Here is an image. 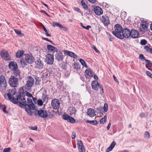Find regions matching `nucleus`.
<instances>
[{"instance_id": "1", "label": "nucleus", "mask_w": 152, "mask_h": 152, "mask_svg": "<svg viewBox=\"0 0 152 152\" xmlns=\"http://www.w3.org/2000/svg\"><path fill=\"white\" fill-rule=\"evenodd\" d=\"M16 93L15 89L9 90L7 94L6 93L4 95V97L6 99H8L14 104L19 103V105L20 107H23L26 104V100L23 96L19 95L17 96V99H15L13 95Z\"/></svg>"}, {"instance_id": "2", "label": "nucleus", "mask_w": 152, "mask_h": 152, "mask_svg": "<svg viewBox=\"0 0 152 152\" xmlns=\"http://www.w3.org/2000/svg\"><path fill=\"white\" fill-rule=\"evenodd\" d=\"M115 31H112L113 34L117 37L120 39H122V36L121 34L122 33V28L119 24H117L114 26Z\"/></svg>"}, {"instance_id": "3", "label": "nucleus", "mask_w": 152, "mask_h": 152, "mask_svg": "<svg viewBox=\"0 0 152 152\" xmlns=\"http://www.w3.org/2000/svg\"><path fill=\"white\" fill-rule=\"evenodd\" d=\"M34 80L33 78L32 77H30L28 79L25 86L23 87L21 89H22L23 91L24 88L26 90L29 91L34 85Z\"/></svg>"}, {"instance_id": "4", "label": "nucleus", "mask_w": 152, "mask_h": 152, "mask_svg": "<svg viewBox=\"0 0 152 152\" xmlns=\"http://www.w3.org/2000/svg\"><path fill=\"white\" fill-rule=\"evenodd\" d=\"M9 83L11 86L16 87L18 85V80L15 76H12L9 79Z\"/></svg>"}, {"instance_id": "5", "label": "nucleus", "mask_w": 152, "mask_h": 152, "mask_svg": "<svg viewBox=\"0 0 152 152\" xmlns=\"http://www.w3.org/2000/svg\"><path fill=\"white\" fill-rule=\"evenodd\" d=\"M92 88L95 90L97 91L99 88H100L103 94V89L102 86L96 81L94 80L91 83Z\"/></svg>"}, {"instance_id": "6", "label": "nucleus", "mask_w": 152, "mask_h": 152, "mask_svg": "<svg viewBox=\"0 0 152 152\" xmlns=\"http://www.w3.org/2000/svg\"><path fill=\"white\" fill-rule=\"evenodd\" d=\"M7 83L5 77L3 75L0 76V88L5 90L7 87Z\"/></svg>"}, {"instance_id": "7", "label": "nucleus", "mask_w": 152, "mask_h": 152, "mask_svg": "<svg viewBox=\"0 0 152 152\" xmlns=\"http://www.w3.org/2000/svg\"><path fill=\"white\" fill-rule=\"evenodd\" d=\"M1 56L2 58L5 61H9L11 60L10 56L8 52L5 50H2L1 52Z\"/></svg>"}, {"instance_id": "8", "label": "nucleus", "mask_w": 152, "mask_h": 152, "mask_svg": "<svg viewBox=\"0 0 152 152\" xmlns=\"http://www.w3.org/2000/svg\"><path fill=\"white\" fill-rule=\"evenodd\" d=\"M60 104V103L58 99H54L52 100L51 105L54 109L56 110L58 109Z\"/></svg>"}, {"instance_id": "9", "label": "nucleus", "mask_w": 152, "mask_h": 152, "mask_svg": "<svg viewBox=\"0 0 152 152\" xmlns=\"http://www.w3.org/2000/svg\"><path fill=\"white\" fill-rule=\"evenodd\" d=\"M77 145L79 152H85V149L82 142L79 140H77Z\"/></svg>"}, {"instance_id": "10", "label": "nucleus", "mask_w": 152, "mask_h": 152, "mask_svg": "<svg viewBox=\"0 0 152 152\" xmlns=\"http://www.w3.org/2000/svg\"><path fill=\"white\" fill-rule=\"evenodd\" d=\"M46 61L48 64H52L54 61L53 56L51 54H48L46 56Z\"/></svg>"}, {"instance_id": "11", "label": "nucleus", "mask_w": 152, "mask_h": 152, "mask_svg": "<svg viewBox=\"0 0 152 152\" xmlns=\"http://www.w3.org/2000/svg\"><path fill=\"white\" fill-rule=\"evenodd\" d=\"M37 114L39 116L43 118H46L48 116L47 112L43 110H38Z\"/></svg>"}, {"instance_id": "12", "label": "nucleus", "mask_w": 152, "mask_h": 152, "mask_svg": "<svg viewBox=\"0 0 152 152\" xmlns=\"http://www.w3.org/2000/svg\"><path fill=\"white\" fill-rule=\"evenodd\" d=\"M122 38L123 37L128 38L130 37V30L127 28L123 29L122 32Z\"/></svg>"}, {"instance_id": "13", "label": "nucleus", "mask_w": 152, "mask_h": 152, "mask_svg": "<svg viewBox=\"0 0 152 152\" xmlns=\"http://www.w3.org/2000/svg\"><path fill=\"white\" fill-rule=\"evenodd\" d=\"M101 20L105 26H107L110 24L109 18L106 15H102L101 18Z\"/></svg>"}, {"instance_id": "14", "label": "nucleus", "mask_w": 152, "mask_h": 152, "mask_svg": "<svg viewBox=\"0 0 152 152\" xmlns=\"http://www.w3.org/2000/svg\"><path fill=\"white\" fill-rule=\"evenodd\" d=\"M148 24L146 22H142L140 27V31L142 32H145L147 30Z\"/></svg>"}, {"instance_id": "15", "label": "nucleus", "mask_w": 152, "mask_h": 152, "mask_svg": "<svg viewBox=\"0 0 152 152\" xmlns=\"http://www.w3.org/2000/svg\"><path fill=\"white\" fill-rule=\"evenodd\" d=\"M8 66L10 69L12 71L16 70L18 68L17 64L14 61H10L9 64Z\"/></svg>"}, {"instance_id": "16", "label": "nucleus", "mask_w": 152, "mask_h": 152, "mask_svg": "<svg viewBox=\"0 0 152 152\" xmlns=\"http://www.w3.org/2000/svg\"><path fill=\"white\" fill-rule=\"evenodd\" d=\"M55 57L56 59L58 62L62 61L64 58L63 54L59 51L57 53Z\"/></svg>"}, {"instance_id": "17", "label": "nucleus", "mask_w": 152, "mask_h": 152, "mask_svg": "<svg viewBox=\"0 0 152 152\" xmlns=\"http://www.w3.org/2000/svg\"><path fill=\"white\" fill-rule=\"evenodd\" d=\"M25 60L26 62L28 63L31 64L34 61V57L29 55H26L25 56Z\"/></svg>"}, {"instance_id": "18", "label": "nucleus", "mask_w": 152, "mask_h": 152, "mask_svg": "<svg viewBox=\"0 0 152 152\" xmlns=\"http://www.w3.org/2000/svg\"><path fill=\"white\" fill-rule=\"evenodd\" d=\"M133 38H136L139 37V32L136 30L133 29L130 31V35Z\"/></svg>"}, {"instance_id": "19", "label": "nucleus", "mask_w": 152, "mask_h": 152, "mask_svg": "<svg viewBox=\"0 0 152 152\" xmlns=\"http://www.w3.org/2000/svg\"><path fill=\"white\" fill-rule=\"evenodd\" d=\"M52 26L53 27H58L60 29L63 30L65 31H67V28L66 27L63 26L59 23L53 22Z\"/></svg>"}, {"instance_id": "20", "label": "nucleus", "mask_w": 152, "mask_h": 152, "mask_svg": "<svg viewBox=\"0 0 152 152\" xmlns=\"http://www.w3.org/2000/svg\"><path fill=\"white\" fill-rule=\"evenodd\" d=\"M21 107L23 108L25 107V110L27 113L29 115L31 116L33 114V112L31 110H34V109H32L31 108L30 106H27V102H26V104L25 105V106L23 107Z\"/></svg>"}, {"instance_id": "21", "label": "nucleus", "mask_w": 152, "mask_h": 152, "mask_svg": "<svg viewBox=\"0 0 152 152\" xmlns=\"http://www.w3.org/2000/svg\"><path fill=\"white\" fill-rule=\"evenodd\" d=\"M85 75L86 78H90L93 76V73L90 69H86L85 72Z\"/></svg>"}, {"instance_id": "22", "label": "nucleus", "mask_w": 152, "mask_h": 152, "mask_svg": "<svg viewBox=\"0 0 152 152\" xmlns=\"http://www.w3.org/2000/svg\"><path fill=\"white\" fill-rule=\"evenodd\" d=\"M94 11L95 14L99 15H101L103 12L102 8L98 6L96 7L94 9Z\"/></svg>"}, {"instance_id": "23", "label": "nucleus", "mask_w": 152, "mask_h": 152, "mask_svg": "<svg viewBox=\"0 0 152 152\" xmlns=\"http://www.w3.org/2000/svg\"><path fill=\"white\" fill-rule=\"evenodd\" d=\"M35 63L37 68L41 69L43 66V62L39 59L35 61Z\"/></svg>"}, {"instance_id": "24", "label": "nucleus", "mask_w": 152, "mask_h": 152, "mask_svg": "<svg viewBox=\"0 0 152 152\" xmlns=\"http://www.w3.org/2000/svg\"><path fill=\"white\" fill-rule=\"evenodd\" d=\"M95 112L92 108L88 109L87 110V114L90 117H93L95 115Z\"/></svg>"}, {"instance_id": "25", "label": "nucleus", "mask_w": 152, "mask_h": 152, "mask_svg": "<svg viewBox=\"0 0 152 152\" xmlns=\"http://www.w3.org/2000/svg\"><path fill=\"white\" fill-rule=\"evenodd\" d=\"M68 112L71 115H75L76 112V108L74 107H70L68 109Z\"/></svg>"}, {"instance_id": "26", "label": "nucleus", "mask_w": 152, "mask_h": 152, "mask_svg": "<svg viewBox=\"0 0 152 152\" xmlns=\"http://www.w3.org/2000/svg\"><path fill=\"white\" fill-rule=\"evenodd\" d=\"M27 106H30L32 109H35V105L33 103L32 99H31L28 98L27 99Z\"/></svg>"}, {"instance_id": "27", "label": "nucleus", "mask_w": 152, "mask_h": 152, "mask_svg": "<svg viewBox=\"0 0 152 152\" xmlns=\"http://www.w3.org/2000/svg\"><path fill=\"white\" fill-rule=\"evenodd\" d=\"M64 52L67 55H69L71 57H73L75 58H77V55L75 53L73 52L67 50H65L64 51Z\"/></svg>"}, {"instance_id": "28", "label": "nucleus", "mask_w": 152, "mask_h": 152, "mask_svg": "<svg viewBox=\"0 0 152 152\" xmlns=\"http://www.w3.org/2000/svg\"><path fill=\"white\" fill-rule=\"evenodd\" d=\"M116 144V143L115 141H113L107 149L106 152H109L111 151L113 148Z\"/></svg>"}, {"instance_id": "29", "label": "nucleus", "mask_w": 152, "mask_h": 152, "mask_svg": "<svg viewBox=\"0 0 152 152\" xmlns=\"http://www.w3.org/2000/svg\"><path fill=\"white\" fill-rule=\"evenodd\" d=\"M47 48L49 50L52 51H57L58 50L57 49L52 45H47Z\"/></svg>"}, {"instance_id": "30", "label": "nucleus", "mask_w": 152, "mask_h": 152, "mask_svg": "<svg viewBox=\"0 0 152 152\" xmlns=\"http://www.w3.org/2000/svg\"><path fill=\"white\" fill-rule=\"evenodd\" d=\"M23 53L24 51L23 50H18L16 53V57L17 58H20L22 56Z\"/></svg>"}, {"instance_id": "31", "label": "nucleus", "mask_w": 152, "mask_h": 152, "mask_svg": "<svg viewBox=\"0 0 152 152\" xmlns=\"http://www.w3.org/2000/svg\"><path fill=\"white\" fill-rule=\"evenodd\" d=\"M42 98L44 102H47L48 100V97L47 95L45 94H43L42 97Z\"/></svg>"}, {"instance_id": "32", "label": "nucleus", "mask_w": 152, "mask_h": 152, "mask_svg": "<svg viewBox=\"0 0 152 152\" xmlns=\"http://www.w3.org/2000/svg\"><path fill=\"white\" fill-rule=\"evenodd\" d=\"M80 66L79 64L76 63L74 64V69L76 70L79 71L80 69Z\"/></svg>"}, {"instance_id": "33", "label": "nucleus", "mask_w": 152, "mask_h": 152, "mask_svg": "<svg viewBox=\"0 0 152 152\" xmlns=\"http://www.w3.org/2000/svg\"><path fill=\"white\" fill-rule=\"evenodd\" d=\"M79 61L83 66L86 68H87V66L84 60L81 58L80 59Z\"/></svg>"}, {"instance_id": "34", "label": "nucleus", "mask_w": 152, "mask_h": 152, "mask_svg": "<svg viewBox=\"0 0 152 152\" xmlns=\"http://www.w3.org/2000/svg\"><path fill=\"white\" fill-rule=\"evenodd\" d=\"M81 3L84 9L87 10L88 9V7L87 4H86L85 1L84 0H82L81 1Z\"/></svg>"}, {"instance_id": "35", "label": "nucleus", "mask_w": 152, "mask_h": 152, "mask_svg": "<svg viewBox=\"0 0 152 152\" xmlns=\"http://www.w3.org/2000/svg\"><path fill=\"white\" fill-rule=\"evenodd\" d=\"M150 137V134L148 131H146L144 134V137L147 139H149Z\"/></svg>"}, {"instance_id": "36", "label": "nucleus", "mask_w": 152, "mask_h": 152, "mask_svg": "<svg viewBox=\"0 0 152 152\" xmlns=\"http://www.w3.org/2000/svg\"><path fill=\"white\" fill-rule=\"evenodd\" d=\"M144 48L146 51L151 54H152V49L150 48L148 46H145Z\"/></svg>"}, {"instance_id": "37", "label": "nucleus", "mask_w": 152, "mask_h": 152, "mask_svg": "<svg viewBox=\"0 0 152 152\" xmlns=\"http://www.w3.org/2000/svg\"><path fill=\"white\" fill-rule=\"evenodd\" d=\"M69 116L67 114H64L62 115V118L65 120H66L68 122L69 118Z\"/></svg>"}, {"instance_id": "38", "label": "nucleus", "mask_w": 152, "mask_h": 152, "mask_svg": "<svg viewBox=\"0 0 152 152\" xmlns=\"http://www.w3.org/2000/svg\"><path fill=\"white\" fill-rule=\"evenodd\" d=\"M107 121V116L105 115L104 117L101 119L100 122L101 124H104Z\"/></svg>"}, {"instance_id": "39", "label": "nucleus", "mask_w": 152, "mask_h": 152, "mask_svg": "<svg viewBox=\"0 0 152 152\" xmlns=\"http://www.w3.org/2000/svg\"><path fill=\"white\" fill-rule=\"evenodd\" d=\"M0 108L2 109V111L4 113H7V112L6 111V107L5 105H2L0 103Z\"/></svg>"}, {"instance_id": "40", "label": "nucleus", "mask_w": 152, "mask_h": 152, "mask_svg": "<svg viewBox=\"0 0 152 152\" xmlns=\"http://www.w3.org/2000/svg\"><path fill=\"white\" fill-rule=\"evenodd\" d=\"M87 122L93 125H96L97 124V121L96 120L88 121Z\"/></svg>"}, {"instance_id": "41", "label": "nucleus", "mask_w": 152, "mask_h": 152, "mask_svg": "<svg viewBox=\"0 0 152 152\" xmlns=\"http://www.w3.org/2000/svg\"><path fill=\"white\" fill-rule=\"evenodd\" d=\"M103 108L101 106H99L96 109V111L97 113H102V111Z\"/></svg>"}, {"instance_id": "42", "label": "nucleus", "mask_w": 152, "mask_h": 152, "mask_svg": "<svg viewBox=\"0 0 152 152\" xmlns=\"http://www.w3.org/2000/svg\"><path fill=\"white\" fill-rule=\"evenodd\" d=\"M69 118L68 122L72 123H73L75 122V120L74 118L70 116H69Z\"/></svg>"}, {"instance_id": "43", "label": "nucleus", "mask_w": 152, "mask_h": 152, "mask_svg": "<svg viewBox=\"0 0 152 152\" xmlns=\"http://www.w3.org/2000/svg\"><path fill=\"white\" fill-rule=\"evenodd\" d=\"M25 60L23 59L20 60V64L22 67H23L26 65V63L24 61Z\"/></svg>"}, {"instance_id": "44", "label": "nucleus", "mask_w": 152, "mask_h": 152, "mask_svg": "<svg viewBox=\"0 0 152 152\" xmlns=\"http://www.w3.org/2000/svg\"><path fill=\"white\" fill-rule=\"evenodd\" d=\"M13 71H14V73L15 75L16 76L20 75V70L18 69L16 70H13Z\"/></svg>"}, {"instance_id": "45", "label": "nucleus", "mask_w": 152, "mask_h": 152, "mask_svg": "<svg viewBox=\"0 0 152 152\" xmlns=\"http://www.w3.org/2000/svg\"><path fill=\"white\" fill-rule=\"evenodd\" d=\"M108 104L107 103H105L104 104L103 109L104 112H106L108 110Z\"/></svg>"}, {"instance_id": "46", "label": "nucleus", "mask_w": 152, "mask_h": 152, "mask_svg": "<svg viewBox=\"0 0 152 152\" xmlns=\"http://www.w3.org/2000/svg\"><path fill=\"white\" fill-rule=\"evenodd\" d=\"M147 43V42L145 39H142L141 40L140 44L141 45H145Z\"/></svg>"}, {"instance_id": "47", "label": "nucleus", "mask_w": 152, "mask_h": 152, "mask_svg": "<svg viewBox=\"0 0 152 152\" xmlns=\"http://www.w3.org/2000/svg\"><path fill=\"white\" fill-rule=\"evenodd\" d=\"M10 148H6L3 150V152H9L11 151Z\"/></svg>"}, {"instance_id": "48", "label": "nucleus", "mask_w": 152, "mask_h": 152, "mask_svg": "<svg viewBox=\"0 0 152 152\" xmlns=\"http://www.w3.org/2000/svg\"><path fill=\"white\" fill-rule=\"evenodd\" d=\"M14 31L15 33L18 35H19L22 34L21 33V31H20L17 29H15L14 30Z\"/></svg>"}, {"instance_id": "49", "label": "nucleus", "mask_w": 152, "mask_h": 152, "mask_svg": "<svg viewBox=\"0 0 152 152\" xmlns=\"http://www.w3.org/2000/svg\"><path fill=\"white\" fill-rule=\"evenodd\" d=\"M38 104L39 105L42 106L43 105V102L42 100L39 99L37 100Z\"/></svg>"}, {"instance_id": "50", "label": "nucleus", "mask_w": 152, "mask_h": 152, "mask_svg": "<svg viewBox=\"0 0 152 152\" xmlns=\"http://www.w3.org/2000/svg\"><path fill=\"white\" fill-rule=\"evenodd\" d=\"M92 47L94 49L96 52L98 53H100V51L96 48L95 47V46L93 45L92 46Z\"/></svg>"}, {"instance_id": "51", "label": "nucleus", "mask_w": 152, "mask_h": 152, "mask_svg": "<svg viewBox=\"0 0 152 152\" xmlns=\"http://www.w3.org/2000/svg\"><path fill=\"white\" fill-rule=\"evenodd\" d=\"M146 73L148 76L150 77L151 78H152V74L149 71H147L146 72Z\"/></svg>"}, {"instance_id": "52", "label": "nucleus", "mask_w": 152, "mask_h": 152, "mask_svg": "<svg viewBox=\"0 0 152 152\" xmlns=\"http://www.w3.org/2000/svg\"><path fill=\"white\" fill-rule=\"evenodd\" d=\"M140 59L141 60H145V58L144 56L142 54H140L139 56Z\"/></svg>"}, {"instance_id": "53", "label": "nucleus", "mask_w": 152, "mask_h": 152, "mask_svg": "<svg viewBox=\"0 0 152 152\" xmlns=\"http://www.w3.org/2000/svg\"><path fill=\"white\" fill-rule=\"evenodd\" d=\"M82 27L84 28H85L87 30H88L89 28H91V27L89 25L87 26H85L82 25Z\"/></svg>"}, {"instance_id": "54", "label": "nucleus", "mask_w": 152, "mask_h": 152, "mask_svg": "<svg viewBox=\"0 0 152 152\" xmlns=\"http://www.w3.org/2000/svg\"><path fill=\"white\" fill-rule=\"evenodd\" d=\"M26 95L28 97H32L33 99H34V98L33 97L32 94L28 92L26 93Z\"/></svg>"}, {"instance_id": "55", "label": "nucleus", "mask_w": 152, "mask_h": 152, "mask_svg": "<svg viewBox=\"0 0 152 152\" xmlns=\"http://www.w3.org/2000/svg\"><path fill=\"white\" fill-rule=\"evenodd\" d=\"M75 133L74 132H73L72 133V138L73 139H75Z\"/></svg>"}, {"instance_id": "56", "label": "nucleus", "mask_w": 152, "mask_h": 152, "mask_svg": "<svg viewBox=\"0 0 152 152\" xmlns=\"http://www.w3.org/2000/svg\"><path fill=\"white\" fill-rule=\"evenodd\" d=\"M74 9L75 11H77L79 12L80 13L81 12V11L80 10L78 7H75L74 8Z\"/></svg>"}, {"instance_id": "57", "label": "nucleus", "mask_w": 152, "mask_h": 152, "mask_svg": "<svg viewBox=\"0 0 152 152\" xmlns=\"http://www.w3.org/2000/svg\"><path fill=\"white\" fill-rule=\"evenodd\" d=\"M145 114L144 113H142L140 115V116L141 118H143L145 117Z\"/></svg>"}, {"instance_id": "58", "label": "nucleus", "mask_w": 152, "mask_h": 152, "mask_svg": "<svg viewBox=\"0 0 152 152\" xmlns=\"http://www.w3.org/2000/svg\"><path fill=\"white\" fill-rule=\"evenodd\" d=\"M37 126H33V127H31V129L33 130H37Z\"/></svg>"}, {"instance_id": "59", "label": "nucleus", "mask_w": 152, "mask_h": 152, "mask_svg": "<svg viewBox=\"0 0 152 152\" xmlns=\"http://www.w3.org/2000/svg\"><path fill=\"white\" fill-rule=\"evenodd\" d=\"M40 12H41L44 13V14H45L47 15L48 17H50V15L47 13L44 10H41Z\"/></svg>"}, {"instance_id": "60", "label": "nucleus", "mask_w": 152, "mask_h": 152, "mask_svg": "<svg viewBox=\"0 0 152 152\" xmlns=\"http://www.w3.org/2000/svg\"><path fill=\"white\" fill-rule=\"evenodd\" d=\"M145 61L146 63L148 64H149L151 63V62L150 60H147V59H145Z\"/></svg>"}, {"instance_id": "61", "label": "nucleus", "mask_w": 152, "mask_h": 152, "mask_svg": "<svg viewBox=\"0 0 152 152\" xmlns=\"http://www.w3.org/2000/svg\"><path fill=\"white\" fill-rule=\"evenodd\" d=\"M113 78H114V79L115 80V81L117 82H118V80L117 78H116V77L114 75H113Z\"/></svg>"}, {"instance_id": "62", "label": "nucleus", "mask_w": 152, "mask_h": 152, "mask_svg": "<svg viewBox=\"0 0 152 152\" xmlns=\"http://www.w3.org/2000/svg\"><path fill=\"white\" fill-rule=\"evenodd\" d=\"M111 123H109L108 124V125L107 126V130H108L110 128L111 126Z\"/></svg>"}, {"instance_id": "63", "label": "nucleus", "mask_w": 152, "mask_h": 152, "mask_svg": "<svg viewBox=\"0 0 152 152\" xmlns=\"http://www.w3.org/2000/svg\"><path fill=\"white\" fill-rule=\"evenodd\" d=\"M45 34L47 36H48V37H51V35L48 34L47 31H45Z\"/></svg>"}, {"instance_id": "64", "label": "nucleus", "mask_w": 152, "mask_h": 152, "mask_svg": "<svg viewBox=\"0 0 152 152\" xmlns=\"http://www.w3.org/2000/svg\"><path fill=\"white\" fill-rule=\"evenodd\" d=\"M94 79L96 80H98V77L97 76L95 75H94Z\"/></svg>"}]
</instances>
